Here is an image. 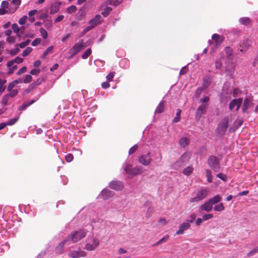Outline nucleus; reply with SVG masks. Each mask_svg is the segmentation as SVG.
I'll list each match as a JSON object with an SVG mask.
<instances>
[{
	"label": "nucleus",
	"instance_id": "f257e3e1",
	"mask_svg": "<svg viewBox=\"0 0 258 258\" xmlns=\"http://www.w3.org/2000/svg\"><path fill=\"white\" fill-rule=\"evenodd\" d=\"M209 100L210 98L208 96H205L200 100V102L202 104L197 108L195 116L197 120H199L202 115L206 113Z\"/></svg>",
	"mask_w": 258,
	"mask_h": 258
},
{
	"label": "nucleus",
	"instance_id": "f03ea898",
	"mask_svg": "<svg viewBox=\"0 0 258 258\" xmlns=\"http://www.w3.org/2000/svg\"><path fill=\"white\" fill-rule=\"evenodd\" d=\"M87 233V230L81 229L78 231L72 232L66 238H67V240L72 241L73 243H76L85 237Z\"/></svg>",
	"mask_w": 258,
	"mask_h": 258
},
{
	"label": "nucleus",
	"instance_id": "7ed1b4c3",
	"mask_svg": "<svg viewBox=\"0 0 258 258\" xmlns=\"http://www.w3.org/2000/svg\"><path fill=\"white\" fill-rule=\"evenodd\" d=\"M124 170L126 174L132 176H136L143 172V168L141 166H136L133 168L132 165L130 164L125 165Z\"/></svg>",
	"mask_w": 258,
	"mask_h": 258
},
{
	"label": "nucleus",
	"instance_id": "20e7f679",
	"mask_svg": "<svg viewBox=\"0 0 258 258\" xmlns=\"http://www.w3.org/2000/svg\"><path fill=\"white\" fill-rule=\"evenodd\" d=\"M209 166L214 171L218 172L220 168L219 159L215 156H210L207 161Z\"/></svg>",
	"mask_w": 258,
	"mask_h": 258
},
{
	"label": "nucleus",
	"instance_id": "39448f33",
	"mask_svg": "<svg viewBox=\"0 0 258 258\" xmlns=\"http://www.w3.org/2000/svg\"><path fill=\"white\" fill-rule=\"evenodd\" d=\"M86 47H87V45H85L83 40L81 39L69 50V52L71 54L72 56H73Z\"/></svg>",
	"mask_w": 258,
	"mask_h": 258
},
{
	"label": "nucleus",
	"instance_id": "423d86ee",
	"mask_svg": "<svg viewBox=\"0 0 258 258\" xmlns=\"http://www.w3.org/2000/svg\"><path fill=\"white\" fill-rule=\"evenodd\" d=\"M208 190L205 188H201L197 192L195 198L190 199V203L198 202L205 199L208 196Z\"/></svg>",
	"mask_w": 258,
	"mask_h": 258
},
{
	"label": "nucleus",
	"instance_id": "0eeeda50",
	"mask_svg": "<svg viewBox=\"0 0 258 258\" xmlns=\"http://www.w3.org/2000/svg\"><path fill=\"white\" fill-rule=\"evenodd\" d=\"M228 126V118L225 117L222 119L218 125L217 131L219 134L223 135L225 134Z\"/></svg>",
	"mask_w": 258,
	"mask_h": 258
},
{
	"label": "nucleus",
	"instance_id": "6e6552de",
	"mask_svg": "<svg viewBox=\"0 0 258 258\" xmlns=\"http://www.w3.org/2000/svg\"><path fill=\"white\" fill-rule=\"evenodd\" d=\"M152 159L151 157V153L150 152H148L146 155H142L139 157L138 158V162L144 165L148 166L149 165Z\"/></svg>",
	"mask_w": 258,
	"mask_h": 258
},
{
	"label": "nucleus",
	"instance_id": "1a4fd4ad",
	"mask_svg": "<svg viewBox=\"0 0 258 258\" xmlns=\"http://www.w3.org/2000/svg\"><path fill=\"white\" fill-rule=\"evenodd\" d=\"M189 156L187 153H184L175 163V165L179 167L184 166L189 161Z\"/></svg>",
	"mask_w": 258,
	"mask_h": 258
},
{
	"label": "nucleus",
	"instance_id": "9d476101",
	"mask_svg": "<svg viewBox=\"0 0 258 258\" xmlns=\"http://www.w3.org/2000/svg\"><path fill=\"white\" fill-rule=\"evenodd\" d=\"M109 187L116 191H120L124 188V185L121 181L112 180L109 183Z\"/></svg>",
	"mask_w": 258,
	"mask_h": 258
},
{
	"label": "nucleus",
	"instance_id": "9b49d317",
	"mask_svg": "<svg viewBox=\"0 0 258 258\" xmlns=\"http://www.w3.org/2000/svg\"><path fill=\"white\" fill-rule=\"evenodd\" d=\"M114 192L108 189H103L100 194V198L103 200H107L114 196Z\"/></svg>",
	"mask_w": 258,
	"mask_h": 258
},
{
	"label": "nucleus",
	"instance_id": "f8f14e48",
	"mask_svg": "<svg viewBox=\"0 0 258 258\" xmlns=\"http://www.w3.org/2000/svg\"><path fill=\"white\" fill-rule=\"evenodd\" d=\"M242 100L243 99L242 98L235 99L232 100L230 103L229 106L230 110H232L234 108L235 106H236V110L238 111L240 107L241 106Z\"/></svg>",
	"mask_w": 258,
	"mask_h": 258
},
{
	"label": "nucleus",
	"instance_id": "ddd939ff",
	"mask_svg": "<svg viewBox=\"0 0 258 258\" xmlns=\"http://www.w3.org/2000/svg\"><path fill=\"white\" fill-rule=\"evenodd\" d=\"M99 244V241L96 237H93V243L90 244L87 243L85 245V249L88 251H92L94 250L95 248H96Z\"/></svg>",
	"mask_w": 258,
	"mask_h": 258
},
{
	"label": "nucleus",
	"instance_id": "4468645a",
	"mask_svg": "<svg viewBox=\"0 0 258 258\" xmlns=\"http://www.w3.org/2000/svg\"><path fill=\"white\" fill-rule=\"evenodd\" d=\"M251 45L250 41L247 39H245L243 41L241 42L239 44L240 47V51L243 53L246 51L249 48Z\"/></svg>",
	"mask_w": 258,
	"mask_h": 258
},
{
	"label": "nucleus",
	"instance_id": "2eb2a0df",
	"mask_svg": "<svg viewBox=\"0 0 258 258\" xmlns=\"http://www.w3.org/2000/svg\"><path fill=\"white\" fill-rule=\"evenodd\" d=\"M86 252L82 250H73L69 254V256L73 258H78L80 257H85L86 256Z\"/></svg>",
	"mask_w": 258,
	"mask_h": 258
},
{
	"label": "nucleus",
	"instance_id": "dca6fc26",
	"mask_svg": "<svg viewBox=\"0 0 258 258\" xmlns=\"http://www.w3.org/2000/svg\"><path fill=\"white\" fill-rule=\"evenodd\" d=\"M212 39L215 42L217 46L220 45L224 40V37L217 34H214L212 36Z\"/></svg>",
	"mask_w": 258,
	"mask_h": 258
},
{
	"label": "nucleus",
	"instance_id": "f3484780",
	"mask_svg": "<svg viewBox=\"0 0 258 258\" xmlns=\"http://www.w3.org/2000/svg\"><path fill=\"white\" fill-rule=\"evenodd\" d=\"M190 225L188 222L182 223L179 227L178 230L176 232V234L180 235L183 233L184 231L190 227Z\"/></svg>",
	"mask_w": 258,
	"mask_h": 258
},
{
	"label": "nucleus",
	"instance_id": "a211bd4d",
	"mask_svg": "<svg viewBox=\"0 0 258 258\" xmlns=\"http://www.w3.org/2000/svg\"><path fill=\"white\" fill-rule=\"evenodd\" d=\"M253 103L248 98H245L244 99L243 104L242 107V110L243 112H245L247 109L252 106Z\"/></svg>",
	"mask_w": 258,
	"mask_h": 258
},
{
	"label": "nucleus",
	"instance_id": "6ab92c4d",
	"mask_svg": "<svg viewBox=\"0 0 258 258\" xmlns=\"http://www.w3.org/2000/svg\"><path fill=\"white\" fill-rule=\"evenodd\" d=\"M69 241L67 240V238H66L64 240L62 241L60 243L58 244V245L55 247V252L58 254H62L64 251V246L65 243Z\"/></svg>",
	"mask_w": 258,
	"mask_h": 258
},
{
	"label": "nucleus",
	"instance_id": "aec40b11",
	"mask_svg": "<svg viewBox=\"0 0 258 258\" xmlns=\"http://www.w3.org/2000/svg\"><path fill=\"white\" fill-rule=\"evenodd\" d=\"M101 18V16L100 15H96L94 18L90 21V25L92 26V27L94 28L97 25H99L100 23Z\"/></svg>",
	"mask_w": 258,
	"mask_h": 258
},
{
	"label": "nucleus",
	"instance_id": "412c9836",
	"mask_svg": "<svg viewBox=\"0 0 258 258\" xmlns=\"http://www.w3.org/2000/svg\"><path fill=\"white\" fill-rule=\"evenodd\" d=\"M61 5L60 2L55 3L52 4L50 6V14L52 15L56 13L59 11V6Z\"/></svg>",
	"mask_w": 258,
	"mask_h": 258
},
{
	"label": "nucleus",
	"instance_id": "4be33fe9",
	"mask_svg": "<svg viewBox=\"0 0 258 258\" xmlns=\"http://www.w3.org/2000/svg\"><path fill=\"white\" fill-rule=\"evenodd\" d=\"M212 208H213V205L208 201V202L205 203L204 204L202 205L200 207V209L202 211L210 212L212 209Z\"/></svg>",
	"mask_w": 258,
	"mask_h": 258
},
{
	"label": "nucleus",
	"instance_id": "5701e85b",
	"mask_svg": "<svg viewBox=\"0 0 258 258\" xmlns=\"http://www.w3.org/2000/svg\"><path fill=\"white\" fill-rule=\"evenodd\" d=\"M189 143V139L187 137L181 138L179 141V145L181 148H185Z\"/></svg>",
	"mask_w": 258,
	"mask_h": 258
},
{
	"label": "nucleus",
	"instance_id": "b1692460",
	"mask_svg": "<svg viewBox=\"0 0 258 258\" xmlns=\"http://www.w3.org/2000/svg\"><path fill=\"white\" fill-rule=\"evenodd\" d=\"M23 61V58H21V57H20L19 56H17L14 59L8 61V63H7V66L8 67H11L15 63H20L22 62Z\"/></svg>",
	"mask_w": 258,
	"mask_h": 258
},
{
	"label": "nucleus",
	"instance_id": "393cba45",
	"mask_svg": "<svg viewBox=\"0 0 258 258\" xmlns=\"http://www.w3.org/2000/svg\"><path fill=\"white\" fill-rule=\"evenodd\" d=\"M36 100H32L31 101L28 102H24L23 104L20 107L19 110L20 111H23L25 110L28 106L35 103Z\"/></svg>",
	"mask_w": 258,
	"mask_h": 258
},
{
	"label": "nucleus",
	"instance_id": "a878e982",
	"mask_svg": "<svg viewBox=\"0 0 258 258\" xmlns=\"http://www.w3.org/2000/svg\"><path fill=\"white\" fill-rule=\"evenodd\" d=\"M224 55L223 54H221L220 57V58L217 59L215 61V68L216 69H218V70L221 69V68H222V60L223 59H224Z\"/></svg>",
	"mask_w": 258,
	"mask_h": 258
},
{
	"label": "nucleus",
	"instance_id": "bb28decb",
	"mask_svg": "<svg viewBox=\"0 0 258 258\" xmlns=\"http://www.w3.org/2000/svg\"><path fill=\"white\" fill-rule=\"evenodd\" d=\"M239 21L241 24L244 25L248 26L251 24V20L248 17L241 18Z\"/></svg>",
	"mask_w": 258,
	"mask_h": 258
},
{
	"label": "nucleus",
	"instance_id": "cd10ccee",
	"mask_svg": "<svg viewBox=\"0 0 258 258\" xmlns=\"http://www.w3.org/2000/svg\"><path fill=\"white\" fill-rule=\"evenodd\" d=\"M221 200V197L217 195L214 198L210 199L209 201L211 203V204L213 206L214 204H216L219 203Z\"/></svg>",
	"mask_w": 258,
	"mask_h": 258
},
{
	"label": "nucleus",
	"instance_id": "c85d7f7f",
	"mask_svg": "<svg viewBox=\"0 0 258 258\" xmlns=\"http://www.w3.org/2000/svg\"><path fill=\"white\" fill-rule=\"evenodd\" d=\"M206 177H207V181L209 183L212 182L213 176H212V174L211 171L210 170H209V169H207L206 170Z\"/></svg>",
	"mask_w": 258,
	"mask_h": 258
},
{
	"label": "nucleus",
	"instance_id": "c756f323",
	"mask_svg": "<svg viewBox=\"0 0 258 258\" xmlns=\"http://www.w3.org/2000/svg\"><path fill=\"white\" fill-rule=\"evenodd\" d=\"M164 104L163 102L159 103L158 106L157 107L156 112L158 113H162L164 111Z\"/></svg>",
	"mask_w": 258,
	"mask_h": 258
},
{
	"label": "nucleus",
	"instance_id": "7c9ffc66",
	"mask_svg": "<svg viewBox=\"0 0 258 258\" xmlns=\"http://www.w3.org/2000/svg\"><path fill=\"white\" fill-rule=\"evenodd\" d=\"M112 10V9L110 7H107L105 8L104 10L101 13V14L105 17L108 16L110 12Z\"/></svg>",
	"mask_w": 258,
	"mask_h": 258
},
{
	"label": "nucleus",
	"instance_id": "2f4dec72",
	"mask_svg": "<svg viewBox=\"0 0 258 258\" xmlns=\"http://www.w3.org/2000/svg\"><path fill=\"white\" fill-rule=\"evenodd\" d=\"M214 209L216 211H222L225 209V207L222 203H220L214 207Z\"/></svg>",
	"mask_w": 258,
	"mask_h": 258
},
{
	"label": "nucleus",
	"instance_id": "473e14b6",
	"mask_svg": "<svg viewBox=\"0 0 258 258\" xmlns=\"http://www.w3.org/2000/svg\"><path fill=\"white\" fill-rule=\"evenodd\" d=\"M92 50L90 48L87 49L86 51L82 54V57L83 59H87L88 56L91 54Z\"/></svg>",
	"mask_w": 258,
	"mask_h": 258
},
{
	"label": "nucleus",
	"instance_id": "72a5a7b5",
	"mask_svg": "<svg viewBox=\"0 0 258 258\" xmlns=\"http://www.w3.org/2000/svg\"><path fill=\"white\" fill-rule=\"evenodd\" d=\"M192 171L193 168L191 167L188 166L183 170V173L186 175H189L192 172Z\"/></svg>",
	"mask_w": 258,
	"mask_h": 258
},
{
	"label": "nucleus",
	"instance_id": "f704fd0d",
	"mask_svg": "<svg viewBox=\"0 0 258 258\" xmlns=\"http://www.w3.org/2000/svg\"><path fill=\"white\" fill-rule=\"evenodd\" d=\"M180 113H181V110H180L179 109H177V111H176V116L173 119V122L176 123V122H178L180 120Z\"/></svg>",
	"mask_w": 258,
	"mask_h": 258
},
{
	"label": "nucleus",
	"instance_id": "c9c22d12",
	"mask_svg": "<svg viewBox=\"0 0 258 258\" xmlns=\"http://www.w3.org/2000/svg\"><path fill=\"white\" fill-rule=\"evenodd\" d=\"M32 51V48L30 47H27L23 52L22 55L25 57L28 55Z\"/></svg>",
	"mask_w": 258,
	"mask_h": 258
},
{
	"label": "nucleus",
	"instance_id": "e433bc0d",
	"mask_svg": "<svg viewBox=\"0 0 258 258\" xmlns=\"http://www.w3.org/2000/svg\"><path fill=\"white\" fill-rule=\"evenodd\" d=\"M169 236L168 235H166L165 236H164L162 238H161V239H160L159 241H158L155 244V245H159V244H160L162 243H164V242H166V241L168 239Z\"/></svg>",
	"mask_w": 258,
	"mask_h": 258
},
{
	"label": "nucleus",
	"instance_id": "4c0bfd02",
	"mask_svg": "<svg viewBox=\"0 0 258 258\" xmlns=\"http://www.w3.org/2000/svg\"><path fill=\"white\" fill-rule=\"evenodd\" d=\"M10 96L8 95H5L2 98V104L4 105H7L8 102L10 99Z\"/></svg>",
	"mask_w": 258,
	"mask_h": 258
},
{
	"label": "nucleus",
	"instance_id": "58836bf2",
	"mask_svg": "<svg viewBox=\"0 0 258 258\" xmlns=\"http://www.w3.org/2000/svg\"><path fill=\"white\" fill-rule=\"evenodd\" d=\"M77 11V8L74 5H72L69 7L67 9V12L69 14H72Z\"/></svg>",
	"mask_w": 258,
	"mask_h": 258
},
{
	"label": "nucleus",
	"instance_id": "ea45409f",
	"mask_svg": "<svg viewBox=\"0 0 258 258\" xmlns=\"http://www.w3.org/2000/svg\"><path fill=\"white\" fill-rule=\"evenodd\" d=\"M39 32L43 39H46L48 36V33L47 31L43 28H41L39 29Z\"/></svg>",
	"mask_w": 258,
	"mask_h": 258
},
{
	"label": "nucleus",
	"instance_id": "a19ab883",
	"mask_svg": "<svg viewBox=\"0 0 258 258\" xmlns=\"http://www.w3.org/2000/svg\"><path fill=\"white\" fill-rule=\"evenodd\" d=\"M35 86L33 85V83L31 84L29 87L25 90V92L26 94H29L32 90H33L35 88Z\"/></svg>",
	"mask_w": 258,
	"mask_h": 258
},
{
	"label": "nucleus",
	"instance_id": "79ce46f5",
	"mask_svg": "<svg viewBox=\"0 0 258 258\" xmlns=\"http://www.w3.org/2000/svg\"><path fill=\"white\" fill-rule=\"evenodd\" d=\"M224 50L228 56H230L232 55L233 50L230 47H226Z\"/></svg>",
	"mask_w": 258,
	"mask_h": 258
},
{
	"label": "nucleus",
	"instance_id": "37998d69",
	"mask_svg": "<svg viewBox=\"0 0 258 258\" xmlns=\"http://www.w3.org/2000/svg\"><path fill=\"white\" fill-rule=\"evenodd\" d=\"M12 28L13 30V31L16 33H18L21 30V29L18 27V25L15 23L12 24Z\"/></svg>",
	"mask_w": 258,
	"mask_h": 258
},
{
	"label": "nucleus",
	"instance_id": "c03bdc74",
	"mask_svg": "<svg viewBox=\"0 0 258 258\" xmlns=\"http://www.w3.org/2000/svg\"><path fill=\"white\" fill-rule=\"evenodd\" d=\"M115 73L114 72H112L110 73L108 75L106 76V79L108 81H111L113 80V79L114 78V76L115 75Z\"/></svg>",
	"mask_w": 258,
	"mask_h": 258
},
{
	"label": "nucleus",
	"instance_id": "a18cd8bd",
	"mask_svg": "<svg viewBox=\"0 0 258 258\" xmlns=\"http://www.w3.org/2000/svg\"><path fill=\"white\" fill-rule=\"evenodd\" d=\"M19 51L20 49L18 47H16V48H14L10 51V54L11 55L14 56L17 54L19 52Z\"/></svg>",
	"mask_w": 258,
	"mask_h": 258
},
{
	"label": "nucleus",
	"instance_id": "49530a36",
	"mask_svg": "<svg viewBox=\"0 0 258 258\" xmlns=\"http://www.w3.org/2000/svg\"><path fill=\"white\" fill-rule=\"evenodd\" d=\"M138 146L137 145H135L134 146H133L132 148H130L128 153L130 155H131L133 153H134L138 149Z\"/></svg>",
	"mask_w": 258,
	"mask_h": 258
},
{
	"label": "nucleus",
	"instance_id": "de8ad7c7",
	"mask_svg": "<svg viewBox=\"0 0 258 258\" xmlns=\"http://www.w3.org/2000/svg\"><path fill=\"white\" fill-rule=\"evenodd\" d=\"M213 217V215L212 214H205L203 216L202 219L204 221H206L212 219Z\"/></svg>",
	"mask_w": 258,
	"mask_h": 258
},
{
	"label": "nucleus",
	"instance_id": "09e8293b",
	"mask_svg": "<svg viewBox=\"0 0 258 258\" xmlns=\"http://www.w3.org/2000/svg\"><path fill=\"white\" fill-rule=\"evenodd\" d=\"M18 90L16 89H14V90H12V91H11V93H8L7 94L10 96V97H14L16 96L18 94Z\"/></svg>",
	"mask_w": 258,
	"mask_h": 258
},
{
	"label": "nucleus",
	"instance_id": "8fccbe9b",
	"mask_svg": "<svg viewBox=\"0 0 258 258\" xmlns=\"http://www.w3.org/2000/svg\"><path fill=\"white\" fill-rule=\"evenodd\" d=\"M65 158L68 162H70L73 160L74 156L73 154L69 153L66 156Z\"/></svg>",
	"mask_w": 258,
	"mask_h": 258
},
{
	"label": "nucleus",
	"instance_id": "3c124183",
	"mask_svg": "<svg viewBox=\"0 0 258 258\" xmlns=\"http://www.w3.org/2000/svg\"><path fill=\"white\" fill-rule=\"evenodd\" d=\"M43 80H44L43 78H39L35 82L32 83L35 86V87H36L38 85H40Z\"/></svg>",
	"mask_w": 258,
	"mask_h": 258
},
{
	"label": "nucleus",
	"instance_id": "603ef678",
	"mask_svg": "<svg viewBox=\"0 0 258 258\" xmlns=\"http://www.w3.org/2000/svg\"><path fill=\"white\" fill-rule=\"evenodd\" d=\"M203 89L202 87H199L197 89V91L195 93L196 98H198L201 95Z\"/></svg>",
	"mask_w": 258,
	"mask_h": 258
},
{
	"label": "nucleus",
	"instance_id": "864d4df0",
	"mask_svg": "<svg viewBox=\"0 0 258 258\" xmlns=\"http://www.w3.org/2000/svg\"><path fill=\"white\" fill-rule=\"evenodd\" d=\"M41 40L40 38H36L34 40H33L31 43V45L33 46H35L38 45L40 43Z\"/></svg>",
	"mask_w": 258,
	"mask_h": 258
},
{
	"label": "nucleus",
	"instance_id": "5fc2aeb1",
	"mask_svg": "<svg viewBox=\"0 0 258 258\" xmlns=\"http://www.w3.org/2000/svg\"><path fill=\"white\" fill-rule=\"evenodd\" d=\"M217 177L221 179L223 181H226L227 180V176L225 174L220 173L217 175Z\"/></svg>",
	"mask_w": 258,
	"mask_h": 258
},
{
	"label": "nucleus",
	"instance_id": "6e6d98bb",
	"mask_svg": "<svg viewBox=\"0 0 258 258\" xmlns=\"http://www.w3.org/2000/svg\"><path fill=\"white\" fill-rule=\"evenodd\" d=\"M53 49V46H51L48 47L46 50L44 51V52L43 54L42 57L44 58L45 56H46L50 52L52 51Z\"/></svg>",
	"mask_w": 258,
	"mask_h": 258
},
{
	"label": "nucleus",
	"instance_id": "4d7b16f0",
	"mask_svg": "<svg viewBox=\"0 0 258 258\" xmlns=\"http://www.w3.org/2000/svg\"><path fill=\"white\" fill-rule=\"evenodd\" d=\"M27 68L26 67H23L17 72L18 75H21L27 71Z\"/></svg>",
	"mask_w": 258,
	"mask_h": 258
},
{
	"label": "nucleus",
	"instance_id": "13d9d810",
	"mask_svg": "<svg viewBox=\"0 0 258 258\" xmlns=\"http://www.w3.org/2000/svg\"><path fill=\"white\" fill-rule=\"evenodd\" d=\"M18 118H14L9 120L8 122H7V125H12L14 124L18 120Z\"/></svg>",
	"mask_w": 258,
	"mask_h": 258
},
{
	"label": "nucleus",
	"instance_id": "bf43d9fd",
	"mask_svg": "<svg viewBox=\"0 0 258 258\" xmlns=\"http://www.w3.org/2000/svg\"><path fill=\"white\" fill-rule=\"evenodd\" d=\"M257 252H258V246L249 252L247 255L248 256H250L251 255H252Z\"/></svg>",
	"mask_w": 258,
	"mask_h": 258
},
{
	"label": "nucleus",
	"instance_id": "052dcab7",
	"mask_svg": "<svg viewBox=\"0 0 258 258\" xmlns=\"http://www.w3.org/2000/svg\"><path fill=\"white\" fill-rule=\"evenodd\" d=\"M32 81V76L31 75H27L26 78L23 80L25 83H30Z\"/></svg>",
	"mask_w": 258,
	"mask_h": 258
},
{
	"label": "nucleus",
	"instance_id": "680f3d73",
	"mask_svg": "<svg viewBox=\"0 0 258 258\" xmlns=\"http://www.w3.org/2000/svg\"><path fill=\"white\" fill-rule=\"evenodd\" d=\"M16 84L13 81H12L11 83H10L7 88V89L8 91H11L13 89L14 87L16 86Z\"/></svg>",
	"mask_w": 258,
	"mask_h": 258
},
{
	"label": "nucleus",
	"instance_id": "e2e57ef3",
	"mask_svg": "<svg viewBox=\"0 0 258 258\" xmlns=\"http://www.w3.org/2000/svg\"><path fill=\"white\" fill-rule=\"evenodd\" d=\"M27 19V16H23L19 20V23L20 25H23L25 23Z\"/></svg>",
	"mask_w": 258,
	"mask_h": 258
},
{
	"label": "nucleus",
	"instance_id": "0e129e2a",
	"mask_svg": "<svg viewBox=\"0 0 258 258\" xmlns=\"http://www.w3.org/2000/svg\"><path fill=\"white\" fill-rule=\"evenodd\" d=\"M40 72L39 69H34L30 71V74L32 75H37Z\"/></svg>",
	"mask_w": 258,
	"mask_h": 258
},
{
	"label": "nucleus",
	"instance_id": "69168bd1",
	"mask_svg": "<svg viewBox=\"0 0 258 258\" xmlns=\"http://www.w3.org/2000/svg\"><path fill=\"white\" fill-rule=\"evenodd\" d=\"M109 4L111 5L117 6L120 4V2L118 0H109Z\"/></svg>",
	"mask_w": 258,
	"mask_h": 258
},
{
	"label": "nucleus",
	"instance_id": "338daca9",
	"mask_svg": "<svg viewBox=\"0 0 258 258\" xmlns=\"http://www.w3.org/2000/svg\"><path fill=\"white\" fill-rule=\"evenodd\" d=\"M196 218V215L195 214H192L189 216V219L187 220V221L190 223H192Z\"/></svg>",
	"mask_w": 258,
	"mask_h": 258
},
{
	"label": "nucleus",
	"instance_id": "774afa93",
	"mask_svg": "<svg viewBox=\"0 0 258 258\" xmlns=\"http://www.w3.org/2000/svg\"><path fill=\"white\" fill-rule=\"evenodd\" d=\"M17 68L18 67L17 65L13 66L12 68H10L9 71L8 72V74H12L14 72L15 70L17 69Z\"/></svg>",
	"mask_w": 258,
	"mask_h": 258
}]
</instances>
